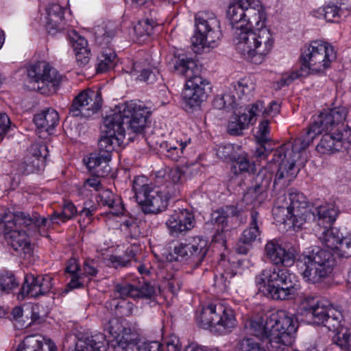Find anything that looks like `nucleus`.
<instances>
[{
	"mask_svg": "<svg viewBox=\"0 0 351 351\" xmlns=\"http://www.w3.org/2000/svg\"><path fill=\"white\" fill-rule=\"evenodd\" d=\"M241 149L239 145L233 144L220 145L216 148L217 157L225 161H232Z\"/></svg>",
	"mask_w": 351,
	"mask_h": 351,
	"instance_id": "a18cd8bd",
	"label": "nucleus"
},
{
	"mask_svg": "<svg viewBox=\"0 0 351 351\" xmlns=\"http://www.w3.org/2000/svg\"><path fill=\"white\" fill-rule=\"evenodd\" d=\"M245 0H230L226 17L233 31V42L237 51L254 64H261L271 52L274 39L267 27L249 31L244 27Z\"/></svg>",
	"mask_w": 351,
	"mask_h": 351,
	"instance_id": "7ed1b4c3",
	"label": "nucleus"
},
{
	"mask_svg": "<svg viewBox=\"0 0 351 351\" xmlns=\"http://www.w3.org/2000/svg\"><path fill=\"white\" fill-rule=\"evenodd\" d=\"M8 234V243L23 258H29L33 254V247L29 240V235L24 230L5 229Z\"/></svg>",
	"mask_w": 351,
	"mask_h": 351,
	"instance_id": "bb28decb",
	"label": "nucleus"
},
{
	"mask_svg": "<svg viewBox=\"0 0 351 351\" xmlns=\"http://www.w3.org/2000/svg\"><path fill=\"white\" fill-rule=\"evenodd\" d=\"M269 133V121L267 120L261 121L258 125L256 134L259 143H267L271 140Z\"/></svg>",
	"mask_w": 351,
	"mask_h": 351,
	"instance_id": "bf43d9fd",
	"label": "nucleus"
},
{
	"mask_svg": "<svg viewBox=\"0 0 351 351\" xmlns=\"http://www.w3.org/2000/svg\"><path fill=\"white\" fill-rule=\"evenodd\" d=\"M332 341L337 346L346 351H351L350 334L346 328L335 332Z\"/></svg>",
	"mask_w": 351,
	"mask_h": 351,
	"instance_id": "864d4df0",
	"label": "nucleus"
},
{
	"mask_svg": "<svg viewBox=\"0 0 351 351\" xmlns=\"http://www.w3.org/2000/svg\"><path fill=\"white\" fill-rule=\"evenodd\" d=\"M260 215L256 210H252L250 213L249 225L243 231L241 236L242 241L247 244H252L257 239H260L261 234Z\"/></svg>",
	"mask_w": 351,
	"mask_h": 351,
	"instance_id": "2f4dec72",
	"label": "nucleus"
},
{
	"mask_svg": "<svg viewBox=\"0 0 351 351\" xmlns=\"http://www.w3.org/2000/svg\"><path fill=\"white\" fill-rule=\"evenodd\" d=\"M69 37L71 38L74 51L80 50L81 49L88 48L87 40L76 32H73L72 34L69 35Z\"/></svg>",
	"mask_w": 351,
	"mask_h": 351,
	"instance_id": "680f3d73",
	"label": "nucleus"
},
{
	"mask_svg": "<svg viewBox=\"0 0 351 351\" xmlns=\"http://www.w3.org/2000/svg\"><path fill=\"white\" fill-rule=\"evenodd\" d=\"M348 110L343 106L328 108L313 117L312 123L305 133L294 140L297 150H304L317 135L326 132L319 144L317 151L321 154H332L339 152L346 144L351 141V128L344 124Z\"/></svg>",
	"mask_w": 351,
	"mask_h": 351,
	"instance_id": "f03ea898",
	"label": "nucleus"
},
{
	"mask_svg": "<svg viewBox=\"0 0 351 351\" xmlns=\"http://www.w3.org/2000/svg\"><path fill=\"white\" fill-rule=\"evenodd\" d=\"M137 298L151 299L156 295V289L150 282H144L139 287H137Z\"/></svg>",
	"mask_w": 351,
	"mask_h": 351,
	"instance_id": "052dcab7",
	"label": "nucleus"
},
{
	"mask_svg": "<svg viewBox=\"0 0 351 351\" xmlns=\"http://www.w3.org/2000/svg\"><path fill=\"white\" fill-rule=\"evenodd\" d=\"M135 74L140 73L137 75V79L141 81L153 83L157 79L158 71L156 67L152 66L149 61L147 56L143 61L136 60L133 64V71Z\"/></svg>",
	"mask_w": 351,
	"mask_h": 351,
	"instance_id": "e433bc0d",
	"label": "nucleus"
},
{
	"mask_svg": "<svg viewBox=\"0 0 351 351\" xmlns=\"http://www.w3.org/2000/svg\"><path fill=\"white\" fill-rule=\"evenodd\" d=\"M151 112L143 104L130 101L116 107L113 112L106 115L103 121L106 135L99 140L98 149L91 155L89 167L101 165L102 169L97 172L106 174L109 171L112 153L123 143L126 130L129 134H143Z\"/></svg>",
	"mask_w": 351,
	"mask_h": 351,
	"instance_id": "f257e3e1",
	"label": "nucleus"
},
{
	"mask_svg": "<svg viewBox=\"0 0 351 351\" xmlns=\"http://www.w3.org/2000/svg\"><path fill=\"white\" fill-rule=\"evenodd\" d=\"M116 341H123L125 343H132L133 346H136V335L132 332L130 328L123 327L119 337H115Z\"/></svg>",
	"mask_w": 351,
	"mask_h": 351,
	"instance_id": "e2e57ef3",
	"label": "nucleus"
},
{
	"mask_svg": "<svg viewBox=\"0 0 351 351\" xmlns=\"http://www.w3.org/2000/svg\"><path fill=\"white\" fill-rule=\"evenodd\" d=\"M209 249L208 241L201 237H193L188 243H180L173 252L184 261H190L195 267L205 260Z\"/></svg>",
	"mask_w": 351,
	"mask_h": 351,
	"instance_id": "f3484780",
	"label": "nucleus"
},
{
	"mask_svg": "<svg viewBox=\"0 0 351 351\" xmlns=\"http://www.w3.org/2000/svg\"><path fill=\"white\" fill-rule=\"evenodd\" d=\"M34 121L38 128L50 132L59 123V114L54 109L48 108L36 114Z\"/></svg>",
	"mask_w": 351,
	"mask_h": 351,
	"instance_id": "72a5a7b5",
	"label": "nucleus"
},
{
	"mask_svg": "<svg viewBox=\"0 0 351 351\" xmlns=\"http://www.w3.org/2000/svg\"><path fill=\"white\" fill-rule=\"evenodd\" d=\"M114 291L116 298L123 300L120 303H117L116 307L123 308V311L120 312L123 315L127 316L131 315L134 304L132 302H126L125 299L127 298H137V287L127 282H123L117 284L114 286Z\"/></svg>",
	"mask_w": 351,
	"mask_h": 351,
	"instance_id": "cd10ccee",
	"label": "nucleus"
},
{
	"mask_svg": "<svg viewBox=\"0 0 351 351\" xmlns=\"http://www.w3.org/2000/svg\"><path fill=\"white\" fill-rule=\"evenodd\" d=\"M264 110V104L261 101H258L253 104H252L251 107L247 110L248 118L250 119V123L254 121V119L257 117L262 115L265 117V114H263Z\"/></svg>",
	"mask_w": 351,
	"mask_h": 351,
	"instance_id": "0e129e2a",
	"label": "nucleus"
},
{
	"mask_svg": "<svg viewBox=\"0 0 351 351\" xmlns=\"http://www.w3.org/2000/svg\"><path fill=\"white\" fill-rule=\"evenodd\" d=\"M136 247H130L127 248L125 250V253L124 256H112L110 258V261L113 265V266L116 268L121 267H126L128 264H131V263L134 261H136Z\"/></svg>",
	"mask_w": 351,
	"mask_h": 351,
	"instance_id": "de8ad7c7",
	"label": "nucleus"
},
{
	"mask_svg": "<svg viewBox=\"0 0 351 351\" xmlns=\"http://www.w3.org/2000/svg\"><path fill=\"white\" fill-rule=\"evenodd\" d=\"M255 283L260 291L274 300L293 299L299 289L295 276L287 268L264 269L256 276Z\"/></svg>",
	"mask_w": 351,
	"mask_h": 351,
	"instance_id": "39448f33",
	"label": "nucleus"
},
{
	"mask_svg": "<svg viewBox=\"0 0 351 351\" xmlns=\"http://www.w3.org/2000/svg\"><path fill=\"white\" fill-rule=\"evenodd\" d=\"M55 344L49 341H45L43 337L30 335L26 337L19 345L16 351H56Z\"/></svg>",
	"mask_w": 351,
	"mask_h": 351,
	"instance_id": "7c9ffc66",
	"label": "nucleus"
},
{
	"mask_svg": "<svg viewBox=\"0 0 351 351\" xmlns=\"http://www.w3.org/2000/svg\"><path fill=\"white\" fill-rule=\"evenodd\" d=\"M169 234L173 237H178L193 229L195 219L192 213L188 210H176L170 215L165 223Z\"/></svg>",
	"mask_w": 351,
	"mask_h": 351,
	"instance_id": "4be33fe9",
	"label": "nucleus"
},
{
	"mask_svg": "<svg viewBox=\"0 0 351 351\" xmlns=\"http://www.w3.org/2000/svg\"><path fill=\"white\" fill-rule=\"evenodd\" d=\"M312 209L315 212V220H317L318 223L328 227L335 221L339 213L338 208L332 203L312 206Z\"/></svg>",
	"mask_w": 351,
	"mask_h": 351,
	"instance_id": "473e14b6",
	"label": "nucleus"
},
{
	"mask_svg": "<svg viewBox=\"0 0 351 351\" xmlns=\"http://www.w3.org/2000/svg\"><path fill=\"white\" fill-rule=\"evenodd\" d=\"M231 162V170L234 174L254 172V163L250 160L248 154L241 149Z\"/></svg>",
	"mask_w": 351,
	"mask_h": 351,
	"instance_id": "4c0bfd02",
	"label": "nucleus"
},
{
	"mask_svg": "<svg viewBox=\"0 0 351 351\" xmlns=\"http://www.w3.org/2000/svg\"><path fill=\"white\" fill-rule=\"evenodd\" d=\"M332 308L328 301L309 298H305L300 306L301 313L317 325L324 324L325 319L330 314V309Z\"/></svg>",
	"mask_w": 351,
	"mask_h": 351,
	"instance_id": "aec40b11",
	"label": "nucleus"
},
{
	"mask_svg": "<svg viewBox=\"0 0 351 351\" xmlns=\"http://www.w3.org/2000/svg\"><path fill=\"white\" fill-rule=\"evenodd\" d=\"M210 90L208 82L202 77L187 80L182 92V98L186 107H199L206 99Z\"/></svg>",
	"mask_w": 351,
	"mask_h": 351,
	"instance_id": "a211bd4d",
	"label": "nucleus"
},
{
	"mask_svg": "<svg viewBox=\"0 0 351 351\" xmlns=\"http://www.w3.org/2000/svg\"><path fill=\"white\" fill-rule=\"evenodd\" d=\"M301 74H302L301 71L299 69V70L292 71L289 75H283L282 77V78L280 80V81L278 82V87L282 88L285 86L290 84L296 79H298L300 77H305L304 75H302Z\"/></svg>",
	"mask_w": 351,
	"mask_h": 351,
	"instance_id": "69168bd1",
	"label": "nucleus"
},
{
	"mask_svg": "<svg viewBox=\"0 0 351 351\" xmlns=\"http://www.w3.org/2000/svg\"><path fill=\"white\" fill-rule=\"evenodd\" d=\"M168 66L171 71L184 76L187 80H191L195 77H202L199 75L200 67L197 62L191 58L184 56H173L169 60Z\"/></svg>",
	"mask_w": 351,
	"mask_h": 351,
	"instance_id": "393cba45",
	"label": "nucleus"
},
{
	"mask_svg": "<svg viewBox=\"0 0 351 351\" xmlns=\"http://www.w3.org/2000/svg\"><path fill=\"white\" fill-rule=\"evenodd\" d=\"M343 316L340 311L335 309H330V314L328 315L325 322L323 324L329 330L337 332L339 330H343L342 327Z\"/></svg>",
	"mask_w": 351,
	"mask_h": 351,
	"instance_id": "49530a36",
	"label": "nucleus"
},
{
	"mask_svg": "<svg viewBox=\"0 0 351 351\" xmlns=\"http://www.w3.org/2000/svg\"><path fill=\"white\" fill-rule=\"evenodd\" d=\"M189 141H176V142H167L161 145L162 149V152L165 153V156L173 161H178L179 159L185 156V151L187 143Z\"/></svg>",
	"mask_w": 351,
	"mask_h": 351,
	"instance_id": "ea45409f",
	"label": "nucleus"
},
{
	"mask_svg": "<svg viewBox=\"0 0 351 351\" xmlns=\"http://www.w3.org/2000/svg\"><path fill=\"white\" fill-rule=\"evenodd\" d=\"M48 32L54 34L62 28L61 25L64 19V8L57 3L49 5L47 8Z\"/></svg>",
	"mask_w": 351,
	"mask_h": 351,
	"instance_id": "c9c22d12",
	"label": "nucleus"
},
{
	"mask_svg": "<svg viewBox=\"0 0 351 351\" xmlns=\"http://www.w3.org/2000/svg\"><path fill=\"white\" fill-rule=\"evenodd\" d=\"M269 327L273 328L276 348L285 351L293 342L294 335L298 329V322L293 315L283 310L272 313L269 315Z\"/></svg>",
	"mask_w": 351,
	"mask_h": 351,
	"instance_id": "9b49d317",
	"label": "nucleus"
},
{
	"mask_svg": "<svg viewBox=\"0 0 351 351\" xmlns=\"http://www.w3.org/2000/svg\"><path fill=\"white\" fill-rule=\"evenodd\" d=\"M122 231L128 234L131 238H137L140 234V228L137 219L132 216L125 219L120 224Z\"/></svg>",
	"mask_w": 351,
	"mask_h": 351,
	"instance_id": "3c124183",
	"label": "nucleus"
},
{
	"mask_svg": "<svg viewBox=\"0 0 351 351\" xmlns=\"http://www.w3.org/2000/svg\"><path fill=\"white\" fill-rule=\"evenodd\" d=\"M186 171L179 167H175L171 169L168 173L167 177L171 180V183L167 186H178L180 188V184H182L184 180Z\"/></svg>",
	"mask_w": 351,
	"mask_h": 351,
	"instance_id": "6e6d98bb",
	"label": "nucleus"
},
{
	"mask_svg": "<svg viewBox=\"0 0 351 351\" xmlns=\"http://www.w3.org/2000/svg\"><path fill=\"white\" fill-rule=\"evenodd\" d=\"M295 147V142L289 141L274 151L271 161L278 167L273 184L274 189L278 187L279 190L284 189L298 173L295 162L300 157L301 150H297Z\"/></svg>",
	"mask_w": 351,
	"mask_h": 351,
	"instance_id": "6e6552de",
	"label": "nucleus"
},
{
	"mask_svg": "<svg viewBox=\"0 0 351 351\" xmlns=\"http://www.w3.org/2000/svg\"><path fill=\"white\" fill-rule=\"evenodd\" d=\"M234 90L236 91L237 97L242 99L243 97L248 100L250 96L252 95V93L255 89L254 84L248 80H242L238 82L236 84L231 85Z\"/></svg>",
	"mask_w": 351,
	"mask_h": 351,
	"instance_id": "8fccbe9b",
	"label": "nucleus"
},
{
	"mask_svg": "<svg viewBox=\"0 0 351 351\" xmlns=\"http://www.w3.org/2000/svg\"><path fill=\"white\" fill-rule=\"evenodd\" d=\"M157 23L153 20L149 19H143L139 21L134 26V32L137 37H143L144 36H149L154 32V28L156 27Z\"/></svg>",
	"mask_w": 351,
	"mask_h": 351,
	"instance_id": "09e8293b",
	"label": "nucleus"
},
{
	"mask_svg": "<svg viewBox=\"0 0 351 351\" xmlns=\"http://www.w3.org/2000/svg\"><path fill=\"white\" fill-rule=\"evenodd\" d=\"M240 210L234 206H226L214 211L211 215V220L215 223L221 225L222 229L228 228V224L237 219Z\"/></svg>",
	"mask_w": 351,
	"mask_h": 351,
	"instance_id": "f704fd0d",
	"label": "nucleus"
},
{
	"mask_svg": "<svg viewBox=\"0 0 351 351\" xmlns=\"http://www.w3.org/2000/svg\"><path fill=\"white\" fill-rule=\"evenodd\" d=\"M196 32L191 38L194 51L201 53L206 48H214L221 37L220 23L213 13H204L195 17Z\"/></svg>",
	"mask_w": 351,
	"mask_h": 351,
	"instance_id": "9d476101",
	"label": "nucleus"
},
{
	"mask_svg": "<svg viewBox=\"0 0 351 351\" xmlns=\"http://www.w3.org/2000/svg\"><path fill=\"white\" fill-rule=\"evenodd\" d=\"M339 256L349 258L351 256V237L339 238L338 244L333 250Z\"/></svg>",
	"mask_w": 351,
	"mask_h": 351,
	"instance_id": "5fc2aeb1",
	"label": "nucleus"
},
{
	"mask_svg": "<svg viewBox=\"0 0 351 351\" xmlns=\"http://www.w3.org/2000/svg\"><path fill=\"white\" fill-rule=\"evenodd\" d=\"M298 253L297 245L277 239L267 241L264 248V255L274 265L291 266Z\"/></svg>",
	"mask_w": 351,
	"mask_h": 351,
	"instance_id": "4468645a",
	"label": "nucleus"
},
{
	"mask_svg": "<svg viewBox=\"0 0 351 351\" xmlns=\"http://www.w3.org/2000/svg\"><path fill=\"white\" fill-rule=\"evenodd\" d=\"M132 189L145 213L157 214L165 210L169 200L180 194L178 186L152 188L145 176L136 178L133 181Z\"/></svg>",
	"mask_w": 351,
	"mask_h": 351,
	"instance_id": "423d86ee",
	"label": "nucleus"
},
{
	"mask_svg": "<svg viewBox=\"0 0 351 351\" xmlns=\"http://www.w3.org/2000/svg\"><path fill=\"white\" fill-rule=\"evenodd\" d=\"M47 152V147L45 144H32L22 162L23 171L29 174L43 169Z\"/></svg>",
	"mask_w": 351,
	"mask_h": 351,
	"instance_id": "5701e85b",
	"label": "nucleus"
},
{
	"mask_svg": "<svg viewBox=\"0 0 351 351\" xmlns=\"http://www.w3.org/2000/svg\"><path fill=\"white\" fill-rule=\"evenodd\" d=\"M97 211V206L91 202H86L84 204V207L81 210L79 211V215L81 217L88 219L87 223H89L91 220L93 215Z\"/></svg>",
	"mask_w": 351,
	"mask_h": 351,
	"instance_id": "338daca9",
	"label": "nucleus"
},
{
	"mask_svg": "<svg viewBox=\"0 0 351 351\" xmlns=\"http://www.w3.org/2000/svg\"><path fill=\"white\" fill-rule=\"evenodd\" d=\"M123 326L117 318H112L104 324V330L115 339L121 334Z\"/></svg>",
	"mask_w": 351,
	"mask_h": 351,
	"instance_id": "13d9d810",
	"label": "nucleus"
},
{
	"mask_svg": "<svg viewBox=\"0 0 351 351\" xmlns=\"http://www.w3.org/2000/svg\"><path fill=\"white\" fill-rule=\"evenodd\" d=\"M27 76L32 82L37 84L36 89L42 94L49 91V87H56L61 81L58 71L46 61H38L27 69Z\"/></svg>",
	"mask_w": 351,
	"mask_h": 351,
	"instance_id": "2eb2a0df",
	"label": "nucleus"
},
{
	"mask_svg": "<svg viewBox=\"0 0 351 351\" xmlns=\"http://www.w3.org/2000/svg\"><path fill=\"white\" fill-rule=\"evenodd\" d=\"M286 203V220L295 229H300L306 223L315 220V212L308 206L306 196L301 192L291 191Z\"/></svg>",
	"mask_w": 351,
	"mask_h": 351,
	"instance_id": "ddd939ff",
	"label": "nucleus"
},
{
	"mask_svg": "<svg viewBox=\"0 0 351 351\" xmlns=\"http://www.w3.org/2000/svg\"><path fill=\"white\" fill-rule=\"evenodd\" d=\"M238 348L239 351H265L259 343L249 337L240 340L238 343Z\"/></svg>",
	"mask_w": 351,
	"mask_h": 351,
	"instance_id": "4d7b16f0",
	"label": "nucleus"
},
{
	"mask_svg": "<svg viewBox=\"0 0 351 351\" xmlns=\"http://www.w3.org/2000/svg\"><path fill=\"white\" fill-rule=\"evenodd\" d=\"M268 324L269 315L265 318L257 317L249 319L245 324V328L249 335L254 336L263 341H267L269 343L267 347L270 351H280L276 348L277 343L272 332L274 329L269 327Z\"/></svg>",
	"mask_w": 351,
	"mask_h": 351,
	"instance_id": "412c9836",
	"label": "nucleus"
},
{
	"mask_svg": "<svg viewBox=\"0 0 351 351\" xmlns=\"http://www.w3.org/2000/svg\"><path fill=\"white\" fill-rule=\"evenodd\" d=\"M244 27L249 31H254L258 28L266 27L265 25V12L261 3L257 0H245Z\"/></svg>",
	"mask_w": 351,
	"mask_h": 351,
	"instance_id": "b1692460",
	"label": "nucleus"
},
{
	"mask_svg": "<svg viewBox=\"0 0 351 351\" xmlns=\"http://www.w3.org/2000/svg\"><path fill=\"white\" fill-rule=\"evenodd\" d=\"M107 343L101 333L94 335H79L73 351H106Z\"/></svg>",
	"mask_w": 351,
	"mask_h": 351,
	"instance_id": "c85d7f7f",
	"label": "nucleus"
},
{
	"mask_svg": "<svg viewBox=\"0 0 351 351\" xmlns=\"http://www.w3.org/2000/svg\"><path fill=\"white\" fill-rule=\"evenodd\" d=\"M250 123V119L246 112L235 116L228 122V132L230 135L238 136Z\"/></svg>",
	"mask_w": 351,
	"mask_h": 351,
	"instance_id": "37998d69",
	"label": "nucleus"
},
{
	"mask_svg": "<svg viewBox=\"0 0 351 351\" xmlns=\"http://www.w3.org/2000/svg\"><path fill=\"white\" fill-rule=\"evenodd\" d=\"M52 280L49 275H26L19 297L21 296L23 299L25 296L36 298L44 295L51 291Z\"/></svg>",
	"mask_w": 351,
	"mask_h": 351,
	"instance_id": "6ab92c4d",
	"label": "nucleus"
},
{
	"mask_svg": "<svg viewBox=\"0 0 351 351\" xmlns=\"http://www.w3.org/2000/svg\"><path fill=\"white\" fill-rule=\"evenodd\" d=\"M320 230L318 238L328 250L314 247L303 253L297 261L299 272L307 282L313 284L322 281L332 272L336 261L330 250H334L339 239L328 226H324Z\"/></svg>",
	"mask_w": 351,
	"mask_h": 351,
	"instance_id": "20e7f679",
	"label": "nucleus"
},
{
	"mask_svg": "<svg viewBox=\"0 0 351 351\" xmlns=\"http://www.w3.org/2000/svg\"><path fill=\"white\" fill-rule=\"evenodd\" d=\"M197 324L213 332L225 334L236 326L237 320L232 308L221 304H210L196 314Z\"/></svg>",
	"mask_w": 351,
	"mask_h": 351,
	"instance_id": "1a4fd4ad",
	"label": "nucleus"
},
{
	"mask_svg": "<svg viewBox=\"0 0 351 351\" xmlns=\"http://www.w3.org/2000/svg\"><path fill=\"white\" fill-rule=\"evenodd\" d=\"M158 341L144 342L138 346V351H163Z\"/></svg>",
	"mask_w": 351,
	"mask_h": 351,
	"instance_id": "774afa93",
	"label": "nucleus"
},
{
	"mask_svg": "<svg viewBox=\"0 0 351 351\" xmlns=\"http://www.w3.org/2000/svg\"><path fill=\"white\" fill-rule=\"evenodd\" d=\"M273 174L268 168H263L254 178L253 185L249 188L245 198L252 197L261 202L267 197V190L270 186Z\"/></svg>",
	"mask_w": 351,
	"mask_h": 351,
	"instance_id": "a878e982",
	"label": "nucleus"
},
{
	"mask_svg": "<svg viewBox=\"0 0 351 351\" xmlns=\"http://www.w3.org/2000/svg\"><path fill=\"white\" fill-rule=\"evenodd\" d=\"M77 210L74 204L71 202H65L60 213L55 212L50 216L49 219V226L53 223H59L60 221L65 222L72 219L76 214Z\"/></svg>",
	"mask_w": 351,
	"mask_h": 351,
	"instance_id": "79ce46f5",
	"label": "nucleus"
},
{
	"mask_svg": "<svg viewBox=\"0 0 351 351\" xmlns=\"http://www.w3.org/2000/svg\"><path fill=\"white\" fill-rule=\"evenodd\" d=\"M96 201L99 206L108 207L114 216L123 215L125 208L121 197L110 190H103L97 196Z\"/></svg>",
	"mask_w": 351,
	"mask_h": 351,
	"instance_id": "c756f323",
	"label": "nucleus"
},
{
	"mask_svg": "<svg viewBox=\"0 0 351 351\" xmlns=\"http://www.w3.org/2000/svg\"><path fill=\"white\" fill-rule=\"evenodd\" d=\"M101 104V94L99 90L86 89L75 97L69 114L75 117L89 118L99 110Z\"/></svg>",
	"mask_w": 351,
	"mask_h": 351,
	"instance_id": "dca6fc26",
	"label": "nucleus"
},
{
	"mask_svg": "<svg viewBox=\"0 0 351 351\" xmlns=\"http://www.w3.org/2000/svg\"><path fill=\"white\" fill-rule=\"evenodd\" d=\"M92 154H93V153H91L90 154V156L88 158V161L86 162V165H87V167L90 170L94 171V173L96 174L97 176L87 179L84 182V185L82 186V187L80 189V193L82 195H85V196H88L89 194L87 192L89 190L90 191V189H93V190H94L95 191H99L101 187V180H100L99 178L100 177H105V176H108V173L110 171V167H109V171L106 174L100 175L97 172V171L99 170V169H102L101 165H97L95 167H89V162L90 160V157H91Z\"/></svg>",
	"mask_w": 351,
	"mask_h": 351,
	"instance_id": "58836bf2",
	"label": "nucleus"
},
{
	"mask_svg": "<svg viewBox=\"0 0 351 351\" xmlns=\"http://www.w3.org/2000/svg\"><path fill=\"white\" fill-rule=\"evenodd\" d=\"M0 226L5 229H19L25 228L31 236L36 235L40 229L49 226V219L41 218L38 213L32 215L25 212L11 213L6 208H0Z\"/></svg>",
	"mask_w": 351,
	"mask_h": 351,
	"instance_id": "f8f14e48",
	"label": "nucleus"
},
{
	"mask_svg": "<svg viewBox=\"0 0 351 351\" xmlns=\"http://www.w3.org/2000/svg\"><path fill=\"white\" fill-rule=\"evenodd\" d=\"M115 58V53L111 50H106L101 53L97 58V73H104L112 68Z\"/></svg>",
	"mask_w": 351,
	"mask_h": 351,
	"instance_id": "c03bdc74",
	"label": "nucleus"
},
{
	"mask_svg": "<svg viewBox=\"0 0 351 351\" xmlns=\"http://www.w3.org/2000/svg\"><path fill=\"white\" fill-rule=\"evenodd\" d=\"M319 14L328 22H337V19L342 16H346V12L348 13V10H344L335 3H328L318 10Z\"/></svg>",
	"mask_w": 351,
	"mask_h": 351,
	"instance_id": "a19ab883",
	"label": "nucleus"
},
{
	"mask_svg": "<svg viewBox=\"0 0 351 351\" xmlns=\"http://www.w3.org/2000/svg\"><path fill=\"white\" fill-rule=\"evenodd\" d=\"M336 59V52L330 44L314 40L301 49L300 56L302 75L324 72Z\"/></svg>",
	"mask_w": 351,
	"mask_h": 351,
	"instance_id": "0eeeda50",
	"label": "nucleus"
},
{
	"mask_svg": "<svg viewBox=\"0 0 351 351\" xmlns=\"http://www.w3.org/2000/svg\"><path fill=\"white\" fill-rule=\"evenodd\" d=\"M18 286L19 282L11 271H0V290L8 292Z\"/></svg>",
	"mask_w": 351,
	"mask_h": 351,
	"instance_id": "603ef678",
	"label": "nucleus"
}]
</instances>
